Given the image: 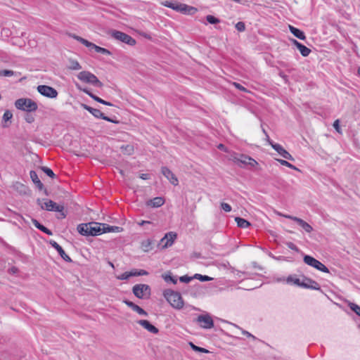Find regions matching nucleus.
<instances>
[{
    "label": "nucleus",
    "mask_w": 360,
    "mask_h": 360,
    "mask_svg": "<svg viewBox=\"0 0 360 360\" xmlns=\"http://www.w3.org/2000/svg\"><path fill=\"white\" fill-rule=\"evenodd\" d=\"M236 28L239 32H243L245 30V25L243 22H238L236 24Z\"/></svg>",
    "instance_id": "a18cd8bd"
},
{
    "label": "nucleus",
    "mask_w": 360,
    "mask_h": 360,
    "mask_svg": "<svg viewBox=\"0 0 360 360\" xmlns=\"http://www.w3.org/2000/svg\"><path fill=\"white\" fill-rule=\"evenodd\" d=\"M221 208L226 212H229L231 211V207L229 204L228 203H226V202H221Z\"/></svg>",
    "instance_id": "49530a36"
},
{
    "label": "nucleus",
    "mask_w": 360,
    "mask_h": 360,
    "mask_svg": "<svg viewBox=\"0 0 360 360\" xmlns=\"http://www.w3.org/2000/svg\"><path fill=\"white\" fill-rule=\"evenodd\" d=\"M110 35L114 39L120 41L129 46H134L136 43V40L132 38L130 35L118 30H111Z\"/></svg>",
    "instance_id": "1a4fd4ad"
},
{
    "label": "nucleus",
    "mask_w": 360,
    "mask_h": 360,
    "mask_svg": "<svg viewBox=\"0 0 360 360\" xmlns=\"http://www.w3.org/2000/svg\"><path fill=\"white\" fill-rule=\"evenodd\" d=\"M242 333L243 335H245L248 337H250V338H252L253 339H255V337L254 335H252L251 333H250L249 332H248L246 330H243Z\"/></svg>",
    "instance_id": "bf43d9fd"
},
{
    "label": "nucleus",
    "mask_w": 360,
    "mask_h": 360,
    "mask_svg": "<svg viewBox=\"0 0 360 360\" xmlns=\"http://www.w3.org/2000/svg\"><path fill=\"white\" fill-rule=\"evenodd\" d=\"M161 172L162 174L169 181V182L176 186L179 184V180L177 177L175 176V174H173V172L167 167H162L161 168Z\"/></svg>",
    "instance_id": "f3484780"
},
{
    "label": "nucleus",
    "mask_w": 360,
    "mask_h": 360,
    "mask_svg": "<svg viewBox=\"0 0 360 360\" xmlns=\"http://www.w3.org/2000/svg\"><path fill=\"white\" fill-rule=\"evenodd\" d=\"M270 145L283 158L292 161L294 160L292 156L280 144L271 141Z\"/></svg>",
    "instance_id": "dca6fc26"
},
{
    "label": "nucleus",
    "mask_w": 360,
    "mask_h": 360,
    "mask_svg": "<svg viewBox=\"0 0 360 360\" xmlns=\"http://www.w3.org/2000/svg\"><path fill=\"white\" fill-rule=\"evenodd\" d=\"M103 105H108V106H112V103L108 102V101H106L104 100L103 103Z\"/></svg>",
    "instance_id": "680f3d73"
},
{
    "label": "nucleus",
    "mask_w": 360,
    "mask_h": 360,
    "mask_svg": "<svg viewBox=\"0 0 360 360\" xmlns=\"http://www.w3.org/2000/svg\"><path fill=\"white\" fill-rule=\"evenodd\" d=\"M131 309L140 315L148 316V313L137 304H135Z\"/></svg>",
    "instance_id": "ea45409f"
},
{
    "label": "nucleus",
    "mask_w": 360,
    "mask_h": 360,
    "mask_svg": "<svg viewBox=\"0 0 360 360\" xmlns=\"http://www.w3.org/2000/svg\"><path fill=\"white\" fill-rule=\"evenodd\" d=\"M134 295L139 299H146L150 296L151 290L147 284H136L133 286Z\"/></svg>",
    "instance_id": "0eeeda50"
},
{
    "label": "nucleus",
    "mask_w": 360,
    "mask_h": 360,
    "mask_svg": "<svg viewBox=\"0 0 360 360\" xmlns=\"http://www.w3.org/2000/svg\"><path fill=\"white\" fill-rule=\"evenodd\" d=\"M150 174H141L140 175V178L144 180L149 179H150Z\"/></svg>",
    "instance_id": "4d7b16f0"
},
{
    "label": "nucleus",
    "mask_w": 360,
    "mask_h": 360,
    "mask_svg": "<svg viewBox=\"0 0 360 360\" xmlns=\"http://www.w3.org/2000/svg\"><path fill=\"white\" fill-rule=\"evenodd\" d=\"M68 68L72 70H79L82 69V66L77 60L70 59Z\"/></svg>",
    "instance_id": "2f4dec72"
},
{
    "label": "nucleus",
    "mask_w": 360,
    "mask_h": 360,
    "mask_svg": "<svg viewBox=\"0 0 360 360\" xmlns=\"http://www.w3.org/2000/svg\"><path fill=\"white\" fill-rule=\"evenodd\" d=\"M25 120L27 123H32L34 121V117L30 114H27Z\"/></svg>",
    "instance_id": "8fccbe9b"
},
{
    "label": "nucleus",
    "mask_w": 360,
    "mask_h": 360,
    "mask_svg": "<svg viewBox=\"0 0 360 360\" xmlns=\"http://www.w3.org/2000/svg\"><path fill=\"white\" fill-rule=\"evenodd\" d=\"M11 271H12L13 273H15V272L17 271V269H16V268H15V267H13V268L11 269Z\"/></svg>",
    "instance_id": "338daca9"
},
{
    "label": "nucleus",
    "mask_w": 360,
    "mask_h": 360,
    "mask_svg": "<svg viewBox=\"0 0 360 360\" xmlns=\"http://www.w3.org/2000/svg\"><path fill=\"white\" fill-rule=\"evenodd\" d=\"M131 276H139V269H134L129 271Z\"/></svg>",
    "instance_id": "6e6d98bb"
},
{
    "label": "nucleus",
    "mask_w": 360,
    "mask_h": 360,
    "mask_svg": "<svg viewBox=\"0 0 360 360\" xmlns=\"http://www.w3.org/2000/svg\"><path fill=\"white\" fill-rule=\"evenodd\" d=\"M70 36L73 39H76L77 41H78L79 42H80L81 44L84 45L85 46L94 49L95 51L97 53H102L104 55H108V56H110L112 54V53L108 49L98 46L96 45L95 44L90 42L88 40H86L79 36H77L76 34H71Z\"/></svg>",
    "instance_id": "423d86ee"
},
{
    "label": "nucleus",
    "mask_w": 360,
    "mask_h": 360,
    "mask_svg": "<svg viewBox=\"0 0 360 360\" xmlns=\"http://www.w3.org/2000/svg\"><path fill=\"white\" fill-rule=\"evenodd\" d=\"M193 278H195V279H198L202 282H205V281H212L213 278L208 276H206V275H201V274H195L194 276H193Z\"/></svg>",
    "instance_id": "c9c22d12"
},
{
    "label": "nucleus",
    "mask_w": 360,
    "mask_h": 360,
    "mask_svg": "<svg viewBox=\"0 0 360 360\" xmlns=\"http://www.w3.org/2000/svg\"><path fill=\"white\" fill-rule=\"evenodd\" d=\"M77 78L86 84H91L96 87L101 88L103 84L97 77L89 71H82L77 75Z\"/></svg>",
    "instance_id": "20e7f679"
},
{
    "label": "nucleus",
    "mask_w": 360,
    "mask_h": 360,
    "mask_svg": "<svg viewBox=\"0 0 360 360\" xmlns=\"http://www.w3.org/2000/svg\"><path fill=\"white\" fill-rule=\"evenodd\" d=\"M304 262L319 271L329 273V269L321 262L309 255H305L303 258Z\"/></svg>",
    "instance_id": "9d476101"
},
{
    "label": "nucleus",
    "mask_w": 360,
    "mask_h": 360,
    "mask_svg": "<svg viewBox=\"0 0 360 360\" xmlns=\"http://www.w3.org/2000/svg\"><path fill=\"white\" fill-rule=\"evenodd\" d=\"M151 222L149 221H144V220H142L140 222L138 223L139 225L140 226H143L144 224H150Z\"/></svg>",
    "instance_id": "052dcab7"
},
{
    "label": "nucleus",
    "mask_w": 360,
    "mask_h": 360,
    "mask_svg": "<svg viewBox=\"0 0 360 360\" xmlns=\"http://www.w3.org/2000/svg\"><path fill=\"white\" fill-rule=\"evenodd\" d=\"M75 86L77 88V89L84 92L85 94H86L88 96H89L91 98H93L94 101L103 104L104 100L101 98L100 97L94 95L92 92H91L88 89L86 88H84V89H82L78 84H75Z\"/></svg>",
    "instance_id": "b1692460"
},
{
    "label": "nucleus",
    "mask_w": 360,
    "mask_h": 360,
    "mask_svg": "<svg viewBox=\"0 0 360 360\" xmlns=\"http://www.w3.org/2000/svg\"><path fill=\"white\" fill-rule=\"evenodd\" d=\"M295 222H297L298 225L300 226L307 233H311L313 231L312 226L300 218L295 219Z\"/></svg>",
    "instance_id": "cd10ccee"
},
{
    "label": "nucleus",
    "mask_w": 360,
    "mask_h": 360,
    "mask_svg": "<svg viewBox=\"0 0 360 360\" xmlns=\"http://www.w3.org/2000/svg\"><path fill=\"white\" fill-rule=\"evenodd\" d=\"M82 107L89 111L92 115H94L95 117L96 118H101V119H103L104 120H106L108 122H113V123H118L119 122L118 121H115L107 116H105L100 110L98 109H96V108H94L92 107H90L88 105L86 104H84L82 103Z\"/></svg>",
    "instance_id": "ddd939ff"
},
{
    "label": "nucleus",
    "mask_w": 360,
    "mask_h": 360,
    "mask_svg": "<svg viewBox=\"0 0 360 360\" xmlns=\"http://www.w3.org/2000/svg\"><path fill=\"white\" fill-rule=\"evenodd\" d=\"M188 344H189L190 347H191V349L195 352H202V353H209L210 352V351L207 350V349L198 347V346L194 345L192 342H190Z\"/></svg>",
    "instance_id": "f704fd0d"
},
{
    "label": "nucleus",
    "mask_w": 360,
    "mask_h": 360,
    "mask_svg": "<svg viewBox=\"0 0 360 360\" xmlns=\"http://www.w3.org/2000/svg\"><path fill=\"white\" fill-rule=\"evenodd\" d=\"M233 85L238 89H239L240 91H244V92H247L248 90L246 88H245L244 86H243L240 84L239 83H237V82H233Z\"/></svg>",
    "instance_id": "09e8293b"
},
{
    "label": "nucleus",
    "mask_w": 360,
    "mask_h": 360,
    "mask_svg": "<svg viewBox=\"0 0 360 360\" xmlns=\"http://www.w3.org/2000/svg\"><path fill=\"white\" fill-rule=\"evenodd\" d=\"M262 131L265 134V136H266V134H268L264 129H262Z\"/></svg>",
    "instance_id": "774afa93"
},
{
    "label": "nucleus",
    "mask_w": 360,
    "mask_h": 360,
    "mask_svg": "<svg viewBox=\"0 0 360 360\" xmlns=\"http://www.w3.org/2000/svg\"><path fill=\"white\" fill-rule=\"evenodd\" d=\"M301 287L313 290H320V285L316 281L306 277H304Z\"/></svg>",
    "instance_id": "6ab92c4d"
},
{
    "label": "nucleus",
    "mask_w": 360,
    "mask_h": 360,
    "mask_svg": "<svg viewBox=\"0 0 360 360\" xmlns=\"http://www.w3.org/2000/svg\"><path fill=\"white\" fill-rule=\"evenodd\" d=\"M276 160L278 162H280V164L281 165L286 166V167L291 168L292 169H295V170H298V169L295 166H294L293 165L290 164V162H288V161H286L285 160L276 159Z\"/></svg>",
    "instance_id": "58836bf2"
},
{
    "label": "nucleus",
    "mask_w": 360,
    "mask_h": 360,
    "mask_svg": "<svg viewBox=\"0 0 360 360\" xmlns=\"http://www.w3.org/2000/svg\"><path fill=\"white\" fill-rule=\"evenodd\" d=\"M266 141L269 142V143L270 144V142L272 141L270 139H269V136L268 134H266Z\"/></svg>",
    "instance_id": "69168bd1"
},
{
    "label": "nucleus",
    "mask_w": 360,
    "mask_h": 360,
    "mask_svg": "<svg viewBox=\"0 0 360 360\" xmlns=\"http://www.w3.org/2000/svg\"><path fill=\"white\" fill-rule=\"evenodd\" d=\"M163 295L166 300L174 309H181L184 307V302L181 294L179 292L174 291L171 289H167L163 292Z\"/></svg>",
    "instance_id": "f03ea898"
},
{
    "label": "nucleus",
    "mask_w": 360,
    "mask_h": 360,
    "mask_svg": "<svg viewBox=\"0 0 360 360\" xmlns=\"http://www.w3.org/2000/svg\"><path fill=\"white\" fill-rule=\"evenodd\" d=\"M292 42L297 48L302 56L307 57L311 53V50L309 48L302 44L296 39H292Z\"/></svg>",
    "instance_id": "412c9836"
},
{
    "label": "nucleus",
    "mask_w": 360,
    "mask_h": 360,
    "mask_svg": "<svg viewBox=\"0 0 360 360\" xmlns=\"http://www.w3.org/2000/svg\"><path fill=\"white\" fill-rule=\"evenodd\" d=\"M37 91L42 96L49 98H55L58 94L56 89L47 85H39L37 86Z\"/></svg>",
    "instance_id": "4468645a"
},
{
    "label": "nucleus",
    "mask_w": 360,
    "mask_h": 360,
    "mask_svg": "<svg viewBox=\"0 0 360 360\" xmlns=\"http://www.w3.org/2000/svg\"><path fill=\"white\" fill-rule=\"evenodd\" d=\"M13 117V113L8 110H6L4 113V115H3V121L6 123L8 121H10ZM8 125L6 124H3V127H7Z\"/></svg>",
    "instance_id": "72a5a7b5"
},
{
    "label": "nucleus",
    "mask_w": 360,
    "mask_h": 360,
    "mask_svg": "<svg viewBox=\"0 0 360 360\" xmlns=\"http://www.w3.org/2000/svg\"><path fill=\"white\" fill-rule=\"evenodd\" d=\"M15 106L18 110L28 112H35L38 108V105L36 102L27 98L17 99L15 101Z\"/></svg>",
    "instance_id": "7ed1b4c3"
},
{
    "label": "nucleus",
    "mask_w": 360,
    "mask_h": 360,
    "mask_svg": "<svg viewBox=\"0 0 360 360\" xmlns=\"http://www.w3.org/2000/svg\"><path fill=\"white\" fill-rule=\"evenodd\" d=\"M349 307L352 311H353L356 315L360 316V307L358 304L350 302L349 304Z\"/></svg>",
    "instance_id": "e433bc0d"
},
{
    "label": "nucleus",
    "mask_w": 360,
    "mask_h": 360,
    "mask_svg": "<svg viewBox=\"0 0 360 360\" xmlns=\"http://www.w3.org/2000/svg\"><path fill=\"white\" fill-rule=\"evenodd\" d=\"M122 231V228L116 226H110L107 224H102V231L103 233L108 232H120Z\"/></svg>",
    "instance_id": "a878e982"
},
{
    "label": "nucleus",
    "mask_w": 360,
    "mask_h": 360,
    "mask_svg": "<svg viewBox=\"0 0 360 360\" xmlns=\"http://www.w3.org/2000/svg\"><path fill=\"white\" fill-rule=\"evenodd\" d=\"M233 160L240 167L245 165L255 167L258 165L257 162L255 159L243 154H236L233 155Z\"/></svg>",
    "instance_id": "6e6552de"
},
{
    "label": "nucleus",
    "mask_w": 360,
    "mask_h": 360,
    "mask_svg": "<svg viewBox=\"0 0 360 360\" xmlns=\"http://www.w3.org/2000/svg\"><path fill=\"white\" fill-rule=\"evenodd\" d=\"M123 302H124L126 305H127L129 307H130L131 309H132V308H133V307L136 304H134L133 302L129 301V300H124L123 301Z\"/></svg>",
    "instance_id": "5fc2aeb1"
},
{
    "label": "nucleus",
    "mask_w": 360,
    "mask_h": 360,
    "mask_svg": "<svg viewBox=\"0 0 360 360\" xmlns=\"http://www.w3.org/2000/svg\"><path fill=\"white\" fill-rule=\"evenodd\" d=\"M137 323L151 333L157 334L159 332V330L147 320H139Z\"/></svg>",
    "instance_id": "aec40b11"
},
{
    "label": "nucleus",
    "mask_w": 360,
    "mask_h": 360,
    "mask_svg": "<svg viewBox=\"0 0 360 360\" xmlns=\"http://www.w3.org/2000/svg\"><path fill=\"white\" fill-rule=\"evenodd\" d=\"M289 30L295 37L301 40H304L306 39L304 32H302L300 29L295 27L292 25H289Z\"/></svg>",
    "instance_id": "393cba45"
},
{
    "label": "nucleus",
    "mask_w": 360,
    "mask_h": 360,
    "mask_svg": "<svg viewBox=\"0 0 360 360\" xmlns=\"http://www.w3.org/2000/svg\"><path fill=\"white\" fill-rule=\"evenodd\" d=\"M286 245L288 246V248L292 250H295L296 252H297L299 250V249L297 248V247L292 242H288L286 243Z\"/></svg>",
    "instance_id": "603ef678"
},
{
    "label": "nucleus",
    "mask_w": 360,
    "mask_h": 360,
    "mask_svg": "<svg viewBox=\"0 0 360 360\" xmlns=\"http://www.w3.org/2000/svg\"><path fill=\"white\" fill-rule=\"evenodd\" d=\"M141 248L144 252H149L153 249L152 240L150 239H146L145 240H143L141 242Z\"/></svg>",
    "instance_id": "c85d7f7f"
},
{
    "label": "nucleus",
    "mask_w": 360,
    "mask_h": 360,
    "mask_svg": "<svg viewBox=\"0 0 360 360\" xmlns=\"http://www.w3.org/2000/svg\"><path fill=\"white\" fill-rule=\"evenodd\" d=\"M102 224L98 222H89L86 224H81L77 226L78 232L85 236H99L103 233Z\"/></svg>",
    "instance_id": "f257e3e1"
},
{
    "label": "nucleus",
    "mask_w": 360,
    "mask_h": 360,
    "mask_svg": "<svg viewBox=\"0 0 360 360\" xmlns=\"http://www.w3.org/2000/svg\"><path fill=\"white\" fill-rule=\"evenodd\" d=\"M41 208L48 211H56L60 212L61 218H65L66 217V214L63 212L64 207L63 205H58L51 200H49L45 202L44 205L41 206Z\"/></svg>",
    "instance_id": "9b49d317"
},
{
    "label": "nucleus",
    "mask_w": 360,
    "mask_h": 360,
    "mask_svg": "<svg viewBox=\"0 0 360 360\" xmlns=\"http://www.w3.org/2000/svg\"><path fill=\"white\" fill-rule=\"evenodd\" d=\"M14 75V72L13 70H0V76L4 77H11Z\"/></svg>",
    "instance_id": "37998d69"
},
{
    "label": "nucleus",
    "mask_w": 360,
    "mask_h": 360,
    "mask_svg": "<svg viewBox=\"0 0 360 360\" xmlns=\"http://www.w3.org/2000/svg\"><path fill=\"white\" fill-rule=\"evenodd\" d=\"M162 4L166 7L170 8L176 11H180L184 13L193 14L197 11V9L194 7L189 6L186 4H180L178 2L167 1L162 3Z\"/></svg>",
    "instance_id": "39448f33"
},
{
    "label": "nucleus",
    "mask_w": 360,
    "mask_h": 360,
    "mask_svg": "<svg viewBox=\"0 0 360 360\" xmlns=\"http://www.w3.org/2000/svg\"><path fill=\"white\" fill-rule=\"evenodd\" d=\"M30 176L33 181V183L36 185L39 190L41 191L44 189L45 192L46 190L44 188V184L41 182L40 179L38 177L37 172L34 170L30 171Z\"/></svg>",
    "instance_id": "4be33fe9"
},
{
    "label": "nucleus",
    "mask_w": 360,
    "mask_h": 360,
    "mask_svg": "<svg viewBox=\"0 0 360 360\" xmlns=\"http://www.w3.org/2000/svg\"><path fill=\"white\" fill-rule=\"evenodd\" d=\"M41 169L49 177L52 179H54L56 177V174L50 168L43 166L41 167Z\"/></svg>",
    "instance_id": "4c0bfd02"
},
{
    "label": "nucleus",
    "mask_w": 360,
    "mask_h": 360,
    "mask_svg": "<svg viewBox=\"0 0 360 360\" xmlns=\"http://www.w3.org/2000/svg\"><path fill=\"white\" fill-rule=\"evenodd\" d=\"M121 151L124 154L127 155H130L134 153V146L131 144L127 145H122L120 147Z\"/></svg>",
    "instance_id": "7c9ffc66"
},
{
    "label": "nucleus",
    "mask_w": 360,
    "mask_h": 360,
    "mask_svg": "<svg viewBox=\"0 0 360 360\" xmlns=\"http://www.w3.org/2000/svg\"><path fill=\"white\" fill-rule=\"evenodd\" d=\"M193 278H194L193 277H190V276H181L179 278V281L182 283H189Z\"/></svg>",
    "instance_id": "de8ad7c7"
},
{
    "label": "nucleus",
    "mask_w": 360,
    "mask_h": 360,
    "mask_svg": "<svg viewBox=\"0 0 360 360\" xmlns=\"http://www.w3.org/2000/svg\"><path fill=\"white\" fill-rule=\"evenodd\" d=\"M32 224L34 225V226L36 228H37L39 230H40L41 231H42L43 233H46L49 236H51L53 234L52 231L50 229H49L44 225L41 224L37 219H32Z\"/></svg>",
    "instance_id": "bb28decb"
},
{
    "label": "nucleus",
    "mask_w": 360,
    "mask_h": 360,
    "mask_svg": "<svg viewBox=\"0 0 360 360\" xmlns=\"http://www.w3.org/2000/svg\"><path fill=\"white\" fill-rule=\"evenodd\" d=\"M288 283H293L294 284L301 287L302 281L297 278L289 276L287 279Z\"/></svg>",
    "instance_id": "79ce46f5"
},
{
    "label": "nucleus",
    "mask_w": 360,
    "mask_h": 360,
    "mask_svg": "<svg viewBox=\"0 0 360 360\" xmlns=\"http://www.w3.org/2000/svg\"><path fill=\"white\" fill-rule=\"evenodd\" d=\"M218 148L220 149V150H224L225 149V146L224 145L220 143L219 146H218Z\"/></svg>",
    "instance_id": "e2e57ef3"
},
{
    "label": "nucleus",
    "mask_w": 360,
    "mask_h": 360,
    "mask_svg": "<svg viewBox=\"0 0 360 360\" xmlns=\"http://www.w3.org/2000/svg\"><path fill=\"white\" fill-rule=\"evenodd\" d=\"M278 214L279 216H281V217H283L286 219H291L294 221H295V219H298V217H294V216H291V215H288V214H282V213H278Z\"/></svg>",
    "instance_id": "3c124183"
},
{
    "label": "nucleus",
    "mask_w": 360,
    "mask_h": 360,
    "mask_svg": "<svg viewBox=\"0 0 360 360\" xmlns=\"http://www.w3.org/2000/svg\"><path fill=\"white\" fill-rule=\"evenodd\" d=\"M195 321L204 329H210L214 327V321L208 314L199 315Z\"/></svg>",
    "instance_id": "f8f14e48"
},
{
    "label": "nucleus",
    "mask_w": 360,
    "mask_h": 360,
    "mask_svg": "<svg viewBox=\"0 0 360 360\" xmlns=\"http://www.w3.org/2000/svg\"><path fill=\"white\" fill-rule=\"evenodd\" d=\"M37 204L41 207V205H44V204L41 203V200L40 199H37Z\"/></svg>",
    "instance_id": "0e129e2a"
},
{
    "label": "nucleus",
    "mask_w": 360,
    "mask_h": 360,
    "mask_svg": "<svg viewBox=\"0 0 360 360\" xmlns=\"http://www.w3.org/2000/svg\"><path fill=\"white\" fill-rule=\"evenodd\" d=\"M177 237V234L174 232H168L165 236L160 240V245L162 248H167L172 245L175 239Z\"/></svg>",
    "instance_id": "2eb2a0df"
},
{
    "label": "nucleus",
    "mask_w": 360,
    "mask_h": 360,
    "mask_svg": "<svg viewBox=\"0 0 360 360\" xmlns=\"http://www.w3.org/2000/svg\"><path fill=\"white\" fill-rule=\"evenodd\" d=\"M131 277L130 272L129 271H125L122 274L117 276V278L118 280H127Z\"/></svg>",
    "instance_id": "c03bdc74"
},
{
    "label": "nucleus",
    "mask_w": 360,
    "mask_h": 360,
    "mask_svg": "<svg viewBox=\"0 0 360 360\" xmlns=\"http://www.w3.org/2000/svg\"><path fill=\"white\" fill-rule=\"evenodd\" d=\"M139 276H146L148 275V272L144 269H139Z\"/></svg>",
    "instance_id": "13d9d810"
},
{
    "label": "nucleus",
    "mask_w": 360,
    "mask_h": 360,
    "mask_svg": "<svg viewBox=\"0 0 360 360\" xmlns=\"http://www.w3.org/2000/svg\"><path fill=\"white\" fill-rule=\"evenodd\" d=\"M162 277L167 283L171 282L173 284H176L177 283L176 278L174 277L170 272L162 274Z\"/></svg>",
    "instance_id": "473e14b6"
},
{
    "label": "nucleus",
    "mask_w": 360,
    "mask_h": 360,
    "mask_svg": "<svg viewBox=\"0 0 360 360\" xmlns=\"http://www.w3.org/2000/svg\"><path fill=\"white\" fill-rule=\"evenodd\" d=\"M164 203H165V200L162 197H155L153 199L150 200L146 202L148 206H150L152 207H161Z\"/></svg>",
    "instance_id": "5701e85b"
},
{
    "label": "nucleus",
    "mask_w": 360,
    "mask_h": 360,
    "mask_svg": "<svg viewBox=\"0 0 360 360\" xmlns=\"http://www.w3.org/2000/svg\"><path fill=\"white\" fill-rule=\"evenodd\" d=\"M333 127L335 129V130H336L338 132H339V133H340V132H341V131H340V122H339V120H336L334 122V123H333Z\"/></svg>",
    "instance_id": "864d4df0"
},
{
    "label": "nucleus",
    "mask_w": 360,
    "mask_h": 360,
    "mask_svg": "<svg viewBox=\"0 0 360 360\" xmlns=\"http://www.w3.org/2000/svg\"><path fill=\"white\" fill-rule=\"evenodd\" d=\"M235 221L237 223V225L240 228L247 229L250 226V223L246 219L241 217H236Z\"/></svg>",
    "instance_id": "c756f323"
},
{
    "label": "nucleus",
    "mask_w": 360,
    "mask_h": 360,
    "mask_svg": "<svg viewBox=\"0 0 360 360\" xmlns=\"http://www.w3.org/2000/svg\"><path fill=\"white\" fill-rule=\"evenodd\" d=\"M207 21L210 24H217L220 22L219 19L215 18L212 15H208L206 16Z\"/></svg>",
    "instance_id": "a19ab883"
},
{
    "label": "nucleus",
    "mask_w": 360,
    "mask_h": 360,
    "mask_svg": "<svg viewBox=\"0 0 360 360\" xmlns=\"http://www.w3.org/2000/svg\"><path fill=\"white\" fill-rule=\"evenodd\" d=\"M50 245L55 248L60 256L68 262H71L72 259L65 252L64 250L62 248V247L56 243L55 240H50L49 242Z\"/></svg>",
    "instance_id": "a211bd4d"
}]
</instances>
